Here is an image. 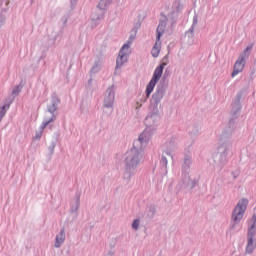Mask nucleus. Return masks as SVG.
I'll list each match as a JSON object with an SVG mask.
<instances>
[{
	"label": "nucleus",
	"instance_id": "f3484780",
	"mask_svg": "<svg viewBox=\"0 0 256 256\" xmlns=\"http://www.w3.org/2000/svg\"><path fill=\"white\" fill-rule=\"evenodd\" d=\"M81 207V196L76 195L70 204V211L71 213H77L79 211V208Z\"/></svg>",
	"mask_w": 256,
	"mask_h": 256
},
{
	"label": "nucleus",
	"instance_id": "f257e3e1",
	"mask_svg": "<svg viewBox=\"0 0 256 256\" xmlns=\"http://www.w3.org/2000/svg\"><path fill=\"white\" fill-rule=\"evenodd\" d=\"M179 13V1L173 2L171 6H165V10L162 12L164 19H162L157 27L156 42L152 48L151 55L154 58L159 57L161 53V37L163 33H171L173 31V24L177 19Z\"/></svg>",
	"mask_w": 256,
	"mask_h": 256
},
{
	"label": "nucleus",
	"instance_id": "4468645a",
	"mask_svg": "<svg viewBox=\"0 0 256 256\" xmlns=\"http://www.w3.org/2000/svg\"><path fill=\"white\" fill-rule=\"evenodd\" d=\"M59 103H61L59 98L57 96H52L47 105L48 113H50L51 115H55V111H57V108L59 107Z\"/></svg>",
	"mask_w": 256,
	"mask_h": 256
},
{
	"label": "nucleus",
	"instance_id": "1a4fd4ad",
	"mask_svg": "<svg viewBox=\"0 0 256 256\" xmlns=\"http://www.w3.org/2000/svg\"><path fill=\"white\" fill-rule=\"evenodd\" d=\"M115 96H116L115 86L111 85L106 89L104 93V99H103L104 109H113L115 105Z\"/></svg>",
	"mask_w": 256,
	"mask_h": 256
},
{
	"label": "nucleus",
	"instance_id": "ddd939ff",
	"mask_svg": "<svg viewBox=\"0 0 256 256\" xmlns=\"http://www.w3.org/2000/svg\"><path fill=\"white\" fill-rule=\"evenodd\" d=\"M245 63H246V61L244 59L238 57V59L236 60V62L234 64V69H233L231 76L237 77V75H239V73H243V69H245Z\"/></svg>",
	"mask_w": 256,
	"mask_h": 256
},
{
	"label": "nucleus",
	"instance_id": "dca6fc26",
	"mask_svg": "<svg viewBox=\"0 0 256 256\" xmlns=\"http://www.w3.org/2000/svg\"><path fill=\"white\" fill-rule=\"evenodd\" d=\"M66 239L65 229H61L59 234H56L54 247L55 249H59L64 243Z\"/></svg>",
	"mask_w": 256,
	"mask_h": 256
},
{
	"label": "nucleus",
	"instance_id": "f03ea898",
	"mask_svg": "<svg viewBox=\"0 0 256 256\" xmlns=\"http://www.w3.org/2000/svg\"><path fill=\"white\" fill-rule=\"evenodd\" d=\"M143 161V153L137 147H132L124 155V171L122 179L124 181H131V178L137 173V167Z\"/></svg>",
	"mask_w": 256,
	"mask_h": 256
},
{
	"label": "nucleus",
	"instance_id": "412c9836",
	"mask_svg": "<svg viewBox=\"0 0 256 256\" xmlns=\"http://www.w3.org/2000/svg\"><path fill=\"white\" fill-rule=\"evenodd\" d=\"M111 3H113V0H100V2L98 3V9H100L101 11H105V9L109 8V5H111Z\"/></svg>",
	"mask_w": 256,
	"mask_h": 256
},
{
	"label": "nucleus",
	"instance_id": "aec40b11",
	"mask_svg": "<svg viewBox=\"0 0 256 256\" xmlns=\"http://www.w3.org/2000/svg\"><path fill=\"white\" fill-rule=\"evenodd\" d=\"M51 123H55V114H51V117H45L42 121V124L40 125L41 129H45L46 127H49Z\"/></svg>",
	"mask_w": 256,
	"mask_h": 256
},
{
	"label": "nucleus",
	"instance_id": "4be33fe9",
	"mask_svg": "<svg viewBox=\"0 0 256 256\" xmlns=\"http://www.w3.org/2000/svg\"><path fill=\"white\" fill-rule=\"evenodd\" d=\"M197 16L193 17V24L191 26V28L186 32L187 35H193V33H195V27H197Z\"/></svg>",
	"mask_w": 256,
	"mask_h": 256
},
{
	"label": "nucleus",
	"instance_id": "20e7f679",
	"mask_svg": "<svg viewBox=\"0 0 256 256\" xmlns=\"http://www.w3.org/2000/svg\"><path fill=\"white\" fill-rule=\"evenodd\" d=\"M179 149V140L175 136H169L165 143L162 145V157L160 160V164L167 171V165L169 163V159L173 161V157H175V152Z\"/></svg>",
	"mask_w": 256,
	"mask_h": 256
},
{
	"label": "nucleus",
	"instance_id": "c756f323",
	"mask_svg": "<svg viewBox=\"0 0 256 256\" xmlns=\"http://www.w3.org/2000/svg\"><path fill=\"white\" fill-rule=\"evenodd\" d=\"M49 151L51 153H53L55 151V143H52L50 146H49Z\"/></svg>",
	"mask_w": 256,
	"mask_h": 256
},
{
	"label": "nucleus",
	"instance_id": "39448f33",
	"mask_svg": "<svg viewBox=\"0 0 256 256\" xmlns=\"http://www.w3.org/2000/svg\"><path fill=\"white\" fill-rule=\"evenodd\" d=\"M248 205L249 200H247V198L240 199L236 204L231 214L230 229H232V231H239L241 229L239 224L243 221V217H245V211H247Z\"/></svg>",
	"mask_w": 256,
	"mask_h": 256
},
{
	"label": "nucleus",
	"instance_id": "b1692460",
	"mask_svg": "<svg viewBox=\"0 0 256 256\" xmlns=\"http://www.w3.org/2000/svg\"><path fill=\"white\" fill-rule=\"evenodd\" d=\"M44 131H45V129H42L40 126L39 131H36V133L33 137V141H41V137H43Z\"/></svg>",
	"mask_w": 256,
	"mask_h": 256
},
{
	"label": "nucleus",
	"instance_id": "9b49d317",
	"mask_svg": "<svg viewBox=\"0 0 256 256\" xmlns=\"http://www.w3.org/2000/svg\"><path fill=\"white\" fill-rule=\"evenodd\" d=\"M167 91V86L164 84H159L156 87L155 93L152 95V103H154L155 107H159L161 101L165 97V93Z\"/></svg>",
	"mask_w": 256,
	"mask_h": 256
},
{
	"label": "nucleus",
	"instance_id": "bb28decb",
	"mask_svg": "<svg viewBox=\"0 0 256 256\" xmlns=\"http://www.w3.org/2000/svg\"><path fill=\"white\" fill-rule=\"evenodd\" d=\"M19 93H21V86H15L14 89L12 90V95H14V97H17V95H19Z\"/></svg>",
	"mask_w": 256,
	"mask_h": 256
},
{
	"label": "nucleus",
	"instance_id": "6e6552de",
	"mask_svg": "<svg viewBox=\"0 0 256 256\" xmlns=\"http://www.w3.org/2000/svg\"><path fill=\"white\" fill-rule=\"evenodd\" d=\"M153 132L151 130H145L139 135L138 139L134 142L133 147H137L139 151H143L149 142L151 141V136Z\"/></svg>",
	"mask_w": 256,
	"mask_h": 256
},
{
	"label": "nucleus",
	"instance_id": "7ed1b4c3",
	"mask_svg": "<svg viewBox=\"0 0 256 256\" xmlns=\"http://www.w3.org/2000/svg\"><path fill=\"white\" fill-rule=\"evenodd\" d=\"M163 69H165V64H160L158 67L155 68L153 76L146 86V96L139 95L136 100V111H139V109L143 107V104L147 103V99L151 97V93H153V91L155 90V86L157 85V83H159V81H161V77H163Z\"/></svg>",
	"mask_w": 256,
	"mask_h": 256
},
{
	"label": "nucleus",
	"instance_id": "0eeeda50",
	"mask_svg": "<svg viewBox=\"0 0 256 256\" xmlns=\"http://www.w3.org/2000/svg\"><path fill=\"white\" fill-rule=\"evenodd\" d=\"M255 233H256V215H254L250 221L249 228H248V236H247V244H246V253L251 255L253 251L256 249V240H255Z\"/></svg>",
	"mask_w": 256,
	"mask_h": 256
},
{
	"label": "nucleus",
	"instance_id": "a878e982",
	"mask_svg": "<svg viewBox=\"0 0 256 256\" xmlns=\"http://www.w3.org/2000/svg\"><path fill=\"white\" fill-rule=\"evenodd\" d=\"M190 167H191V159H186L184 161L183 171H189Z\"/></svg>",
	"mask_w": 256,
	"mask_h": 256
},
{
	"label": "nucleus",
	"instance_id": "2eb2a0df",
	"mask_svg": "<svg viewBox=\"0 0 256 256\" xmlns=\"http://www.w3.org/2000/svg\"><path fill=\"white\" fill-rule=\"evenodd\" d=\"M103 17H104L103 12H101L99 10L92 12L90 15V20H91L93 27H97V25H99V23H101V20L103 19Z\"/></svg>",
	"mask_w": 256,
	"mask_h": 256
},
{
	"label": "nucleus",
	"instance_id": "9d476101",
	"mask_svg": "<svg viewBox=\"0 0 256 256\" xmlns=\"http://www.w3.org/2000/svg\"><path fill=\"white\" fill-rule=\"evenodd\" d=\"M161 120V116H159L157 113L149 114L144 123L148 131H155L157 129V126L159 125V121Z\"/></svg>",
	"mask_w": 256,
	"mask_h": 256
},
{
	"label": "nucleus",
	"instance_id": "f8f14e48",
	"mask_svg": "<svg viewBox=\"0 0 256 256\" xmlns=\"http://www.w3.org/2000/svg\"><path fill=\"white\" fill-rule=\"evenodd\" d=\"M129 63V58H126L125 56H122L121 54H118L116 58V67H115V75H119L121 73V69L125 67Z\"/></svg>",
	"mask_w": 256,
	"mask_h": 256
},
{
	"label": "nucleus",
	"instance_id": "393cba45",
	"mask_svg": "<svg viewBox=\"0 0 256 256\" xmlns=\"http://www.w3.org/2000/svg\"><path fill=\"white\" fill-rule=\"evenodd\" d=\"M141 226V220L140 219H135L132 222V229L134 231H139V227Z\"/></svg>",
	"mask_w": 256,
	"mask_h": 256
},
{
	"label": "nucleus",
	"instance_id": "cd10ccee",
	"mask_svg": "<svg viewBox=\"0 0 256 256\" xmlns=\"http://www.w3.org/2000/svg\"><path fill=\"white\" fill-rule=\"evenodd\" d=\"M133 41H135V35H130L129 39L124 45H129L130 43V47H131V45H133Z\"/></svg>",
	"mask_w": 256,
	"mask_h": 256
},
{
	"label": "nucleus",
	"instance_id": "423d86ee",
	"mask_svg": "<svg viewBox=\"0 0 256 256\" xmlns=\"http://www.w3.org/2000/svg\"><path fill=\"white\" fill-rule=\"evenodd\" d=\"M229 151H231V144L229 142H219L213 153L214 168L217 171H221L223 169V165L227 163Z\"/></svg>",
	"mask_w": 256,
	"mask_h": 256
},
{
	"label": "nucleus",
	"instance_id": "2f4dec72",
	"mask_svg": "<svg viewBox=\"0 0 256 256\" xmlns=\"http://www.w3.org/2000/svg\"><path fill=\"white\" fill-rule=\"evenodd\" d=\"M93 82V80L92 79H90L89 81H88V83H89V85H91V83Z\"/></svg>",
	"mask_w": 256,
	"mask_h": 256
},
{
	"label": "nucleus",
	"instance_id": "7c9ffc66",
	"mask_svg": "<svg viewBox=\"0 0 256 256\" xmlns=\"http://www.w3.org/2000/svg\"><path fill=\"white\" fill-rule=\"evenodd\" d=\"M105 256H113V252H108Z\"/></svg>",
	"mask_w": 256,
	"mask_h": 256
},
{
	"label": "nucleus",
	"instance_id": "6ab92c4d",
	"mask_svg": "<svg viewBox=\"0 0 256 256\" xmlns=\"http://www.w3.org/2000/svg\"><path fill=\"white\" fill-rule=\"evenodd\" d=\"M253 44H249L240 54L239 58L243 59L245 61V59H249V56L251 55V51H253Z\"/></svg>",
	"mask_w": 256,
	"mask_h": 256
},
{
	"label": "nucleus",
	"instance_id": "5701e85b",
	"mask_svg": "<svg viewBox=\"0 0 256 256\" xmlns=\"http://www.w3.org/2000/svg\"><path fill=\"white\" fill-rule=\"evenodd\" d=\"M7 109H9L8 105L0 106V123H1V121H3V118L7 114Z\"/></svg>",
	"mask_w": 256,
	"mask_h": 256
},
{
	"label": "nucleus",
	"instance_id": "c85d7f7f",
	"mask_svg": "<svg viewBox=\"0 0 256 256\" xmlns=\"http://www.w3.org/2000/svg\"><path fill=\"white\" fill-rule=\"evenodd\" d=\"M99 69H101V63H96V64L92 67V72H93V73H97V71H99Z\"/></svg>",
	"mask_w": 256,
	"mask_h": 256
},
{
	"label": "nucleus",
	"instance_id": "a211bd4d",
	"mask_svg": "<svg viewBox=\"0 0 256 256\" xmlns=\"http://www.w3.org/2000/svg\"><path fill=\"white\" fill-rule=\"evenodd\" d=\"M131 42L128 44H123V46L119 50V55H122V57H125L126 59H129L131 57Z\"/></svg>",
	"mask_w": 256,
	"mask_h": 256
}]
</instances>
